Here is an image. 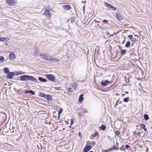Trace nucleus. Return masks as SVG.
<instances>
[{
	"mask_svg": "<svg viewBox=\"0 0 152 152\" xmlns=\"http://www.w3.org/2000/svg\"><path fill=\"white\" fill-rule=\"evenodd\" d=\"M18 75H23L25 74V72L20 71H18Z\"/></svg>",
	"mask_w": 152,
	"mask_h": 152,
	"instance_id": "41",
	"label": "nucleus"
},
{
	"mask_svg": "<svg viewBox=\"0 0 152 152\" xmlns=\"http://www.w3.org/2000/svg\"><path fill=\"white\" fill-rule=\"evenodd\" d=\"M105 6L108 9L111 10L112 11H116L117 10V8L114 7L112 5L109 3L104 2Z\"/></svg>",
	"mask_w": 152,
	"mask_h": 152,
	"instance_id": "4",
	"label": "nucleus"
},
{
	"mask_svg": "<svg viewBox=\"0 0 152 152\" xmlns=\"http://www.w3.org/2000/svg\"><path fill=\"white\" fill-rule=\"evenodd\" d=\"M5 41V39H4V37H0V42H3Z\"/></svg>",
	"mask_w": 152,
	"mask_h": 152,
	"instance_id": "51",
	"label": "nucleus"
},
{
	"mask_svg": "<svg viewBox=\"0 0 152 152\" xmlns=\"http://www.w3.org/2000/svg\"><path fill=\"white\" fill-rule=\"evenodd\" d=\"M85 5H84V6H83V11L84 12V13H85Z\"/></svg>",
	"mask_w": 152,
	"mask_h": 152,
	"instance_id": "62",
	"label": "nucleus"
},
{
	"mask_svg": "<svg viewBox=\"0 0 152 152\" xmlns=\"http://www.w3.org/2000/svg\"><path fill=\"white\" fill-rule=\"evenodd\" d=\"M63 109L62 108H60L59 109L58 114L60 115L62 113L63 111Z\"/></svg>",
	"mask_w": 152,
	"mask_h": 152,
	"instance_id": "37",
	"label": "nucleus"
},
{
	"mask_svg": "<svg viewBox=\"0 0 152 152\" xmlns=\"http://www.w3.org/2000/svg\"><path fill=\"white\" fill-rule=\"evenodd\" d=\"M118 149H120L121 151H125V148H124V145H123L121 146V147H120V148H119Z\"/></svg>",
	"mask_w": 152,
	"mask_h": 152,
	"instance_id": "36",
	"label": "nucleus"
},
{
	"mask_svg": "<svg viewBox=\"0 0 152 152\" xmlns=\"http://www.w3.org/2000/svg\"><path fill=\"white\" fill-rule=\"evenodd\" d=\"M131 46V42L128 40L127 41L125 45V47L126 48H128Z\"/></svg>",
	"mask_w": 152,
	"mask_h": 152,
	"instance_id": "25",
	"label": "nucleus"
},
{
	"mask_svg": "<svg viewBox=\"0 0 152 152\" xmlns=\"http://www.w3.org/2000/svg\"><path fill=\"white\" fill-rule=\"evenodd\" d=\"M15 73V75L16 76H17L18 75V71H15L14 72Z\"/></svg>",
	"mask_w": 152,
	"mask_h": 152,
	"instance_id": "57",
	"label": "nucleus"
},
{
	"mask_svg": "<svg viewBox=\"0 0 152 152\" xmlns=\"http://www.w3.org/2000/svg\"><path fill=\"white\" fill-rule=\"evenodd\" d=\"M83 3V4H85L86 3V1H82V3Z\"/></svg>",
	"mask_w": 152,
	"mask_h": 152,
	"instance_id": "64",
	"label": "nucleus"
},
{
	"mask_svg": "<svg viewBox=\"0 0 152 152\" xmlns=\"http://www.w3.org/2000/svg\"><path fill=\"white\" fill-rule=\"evenodd\" d=\"M144 119L146 121H148L149 119V117L148 115L147 114H145L143 115Z\"/></svg>",
	"mask_w": 152,
	"mask_h": 152,
	"instance_id": "26",
	"label": "nucleus"
},
{
	"mask_svg": "<svg viewBox=\"0 0 152 152\" xmlns=\"http://www.w3.org/2000/svg\"><path fill=\"white\" fill-rule=\"evenodd\" d=\"M112 148H110V151L113 150H118V148L115 145H113L112 146Z\"/></svg>",
	"mask_w": 152,
	"mask_h": 152,
	"instance_id": "28",
	"label": "nucleus"
},
{
	"mask_svg": "<svg viewBox=\"0 0 152 152\" xmlns=\"http://www.w3.org/2000/svg\"><path fill=\"white\" fill-rule=\"evenodd\" d=\"M116 16L117 19L118 21H120L122 20V18L121 17V15L119 12L117 11V12H116Z\"/></svg>",
	"mask_w": 152,
	"mask_h": 152,
	"instance_id": "14",
	"label": "nucleus"
},
{
	"mask_svg": "<svg viewBox=\"0 0 152 152\" xmlns=\"http://www.w3.org/2000/svg\"><path fill=\"white\" fill-rule=\"evenodd\" d=\"M72 87H74L75 90L78 85V84L76 83H73Z\"/></svg>",
	"mask_w": 152,
	"mask_h": 152,
	"instance_id": "34",
	"label": "nucleus"
},
{
	"mask_svg": "<svg viewBox=\"0 0 152 152\" xmlns=\"http://www.w3.org/2000/svg\"><path fill=\"white\" fill-rule=\"evenodd\" d=\"M45 77L49 80L53 82H55L56 77L55 76L52 74H46Z\"/></svg>",
	"mask_w": 152,
	"mask_h": 152,
	"instance_id": "3",
	"label": "nucleus"
},
{
	"mask_svg": "<svg viewBox=\"0 0 152 152\" xmlns=\"http://www.w3.org/2000/svg\"><path fill=\"white\" fill-rule=\"evenodd\" d=\"M129 100V97H127L126 98H125L123 99V101L125 102H128Z\"/></svg>",
	"mask_w": 152,
	"mask_h": 152,
	"instance_id": "32",
	"label": "nucleus"
},
{
	"mask_svg": "<svg viewBox=\"0 0 152 152\" xmlns=\"http://www.w3.org/2000/svg\"><path fill=\"white\" fill-rule=\"evenodd\" d=\"M122 103V102L121 101H120V99H119L117 100L115 104L114 107L116 108V106L118 105V104H121Z\"/></svg>",
	"mask_w": 152,
	"mask_h": 152,
	"instance_id": "29",
	"label": "nucleus"
},
{
	"mask_svg": "<svg viewBox=\"0 0 152 152\" xmlns=\"http://www.w3.org/2000/svg\"><path fill=\"white\" fill-rule=\"evenodd\" d=\"M84 94H81L79 96L78 99V101L80 103H82L83 100V96Z\"/></svg>",
	"mask_w": 152,
	"mask_h": 152,
	"instance_id": "17",
	"label": "nucleus"
},
{
	"mask_svg": "<svg viewBox=\"0 0 152 152\" xmlns=\"http://www.w3.org/2000/svg\"><path fill=\"white\" fill-rule=\"evenodd\" d=\"M78 134L80 138L81 139L82 138V135L81 133L80 132H79L78 133Z\"/></svg>",
	"mask_w": 152,
	"mask_h": 152,
	"instance_id": "56",
	"label": "nucleus"
},
{
	"mask_svg": "<svg viewBox=\"0 0 152 152\" xmlns=\"http://www.w3.org/2000/svg\"><path fill=\"white\" fill-rule=\"evenodd\" d=\"M3 70L4 73L7 75L10 72L9 68L7 67H5L3 68Z\"/></svg>",
	"mask_w": 152,
	"mask_h": 152,
	"instance_id": "20",
	"label": "nucleus"
},
{
	"mask_svg": "<svg viewBox=\"0 0 152 152\" xmlns=\"http://www.w3.org/2000/svg\"><path fill=\"white\" fill-rule=\"evenodd\" d=\"M128 37L131 40H132L133 38V36L132 35L130 34L128 36Z\"/></svg>",
	"mask_w": 152,
	"mask_h": 152,
	"instance_id": "40",
	"label": "nucleus"
},
{
	"mask_svg": "<svg viewBox=\"0 0 152 152\" xmlns=\"http://www.w3.org/2000/svg\"><path fill=\"white\" fill-rule=\"evenodd\" d=\"M76 18L75 17V16L72 17L71 18H70V22L71 23H73L75 21V19Z\"/></svg>",
	"mask_w": 152,
	"mask_h": 152,
	"instance_id": "27",
	"label": "nucleus"
},
{
	"mask_svg": "<svg viewBox=\"0 0 152 152\" xmlns=\"http://www.w3.org/2000/svg\"><path fill=\"white\" fill-rule=\"evenodd\" d=\"M4 60V58L3 56H0V62L2 63Z\"/></svg>",
	"mask_w": 152,
	"mask_h": 152,
	"instance_id": "33",
	"label": "nucleus"
},
{
	"mask_svg": "<svg viewBox=\"0 0 152 152\" xmlns=\"http://www.w3.org/2000/svg\"><path fill=\"white\" fill-rule=\"evenodd\" d=\"M28 81H32L35 83H37L38 82V80L33 76L28 75Z\"/></svg>",
	"mask_w": 152,
	"mask_h": 152,
	"instance_id": "8",
	"label": "nucleus"
},
{
	"mask_svg": "<svg viewBox=\"0 0 152 152\" xmlns=\"http://www.w3.org/2000/svg\"><path fill=\"white\" fill-rule=\"evenodd\" d=\"M46 94H45L43 93L40 92L38 94V96L39 97H42L45 99Z\"/></svg>",
	"mask_w": 152,
	"mask_h": 152,
	"instance_id": "24",
	"label": "nucleus"
},
{
	"mask_svg": "<svg viewBox=\"0 0 152 152\" xmlns=\"http://www.w3.org/2000/svg\"><path fill=\"white\" fill-rule=\"evenodd\" d=\"M14 89L15 91H16V92L18 93L21 90V89H16L15 88H14Z\"/></svg>",
	"mask_w": 152,
	"mask_h": 152,
	"instance_id": "48",
	"label": "nucleus"
},
{
	"mask_svg": "<svg viewBox=\"0 0 152 152\" xmlns=\"http://www.w3.org/2000/svg\"><path fill=\"white\" fill-rule=\"evenodd\" d=\"M72 88L71 87H69L68 89V92L71 93L72 92Z\"/></svg>",
	"mask_w": 152,
	"mask_h": 152,
	"instance_id": "52",
	"label": "nucleus"
},
{
	"mask_svg": "<svg viewBox=\"0 0 152 152\" xmlns=\"http://www.w3.org/2000/svg\"><path fill=\"white\" fill-rule=\"evenodd\" d=\"M95 22L96 23H101V22H100V21H96V20H95Z\"/></svg>",
	"mask_w": 152,
	"mask_h": 152,
	"instance_id": "63",
	"label": "nucleus"
},
{
	"mask_svg": "<svg viewBox=\"0 0 152 152\" xmlns=\"http://www.w3.org/2000/svg\"><path fill=\"white\" fill-rule=\"evenodd\" d=\"M45 99L48 100L52 101L53 100L52 96L49 94H46Z\"/></svg>",
	"mask_w": 152,
	"mask_h": 152,
	"instance_id": "15",
	"label": "nucleus"
},
{
	"mask_svg": "<svg viewBox=\"0 0 152 152\" xmlns=\"http://www.w3.org/2000/svg\"><path fill=\"white\" fill-rule=\"evenodd\" d=\"M106 128V126L104 124H102L100 127V129L103 131L105 130Z\"/></svg>",
	"mask_w": 152,
	"mask_h": 152,
	"instance_id": "30",
	"label": "nucleus"
},
{
	"mask_svg": "<svg viewBox=\"0 0 152 152\" xmlns=\"http://www.w3.org/2000/svg\"><path fill=\"white\" fill-rule=\"evenodd\" d=\"M99 134L98 132H95L94 134H92L90 137V138L91 140H93L95 137L99 136Z\"/></svg>",
	"mask_w": 152,
	"mask_h": 152,
	"instance_id": "12",
	"label": "nucleus"
},
{
	"mask_svg": "<svg viewBox=\"0 0 152 152\" xmlns=\"http://www.w3.org/2000/svg\"><path fill=\"white\" fill-rule=\"evenodd\" d=\"M118 47L119 48V50H121V56H124L126 53L127 50L125 49H122L120 45H118Z\"/></svg>",
	"mask_w": 152,
	"mask_h": 152,
	"instance_id": "13",
	"label": "nucleus"
},
{
	"mask_svg": "<svg viewBox=\"0 0 152 152\" xmlns=\"http://www.w3.org/2000/svg\"><path fill=\"white\" fill-rule=\"evenodd\" d=\"M63 8L64 9L66 10H69L71 9V7L69 5H63Z\"/></svg>",
	"mask_w": 152,
	"mask_h": 152,
	"instance_id": "16",
	"label": "nucleus"
},
{
	"mask_svg": "<svg viewBox=\"0 0 152 152\" xmlns=\"http://www.w3.org/2000/svg\"><path fill=\"white\" fill-rule=\"evenodd\" d=\"M96 144V142L93 141H89V140L86 141V144L88 145H93V146L95 145Z\"/></svg>",
	"mask_w": 152,
	"mask_h": 152,
	"instance_id": "19",
	"label": "nucleus"
},
{
	"mask_svg": "<svg viewBox=\"0 0 152 152\" xmlns=\"http://www.w3.org/2000/svg\"><path fill=\"white\" fill-rule=\"evenodd\" d=\"M102 22L103 23H104L105 24H108V20H107L106 19H104V20H103L102 21Z\"/></svg>",
	"mask_w": 152,
	"mask_h": 152,
	"instance_id": "38",
	"label": "nucleus"
},
{
	"mask_svg": "<svg viewBox=\"0 0 152 152\" xmlns=\"http://www.w3.org/2000/svg\"><path fill=\"white\" fill-rule=\"evenodd\" d=\"M28 75H23L20 77V81H27L28 80Z\"/></svg>",
	"mask_w": 152,
	"mask_h": 152,
	"instance_id": "7",
	"label": "nucleus"
},
{
	"mask_svg": "<svg viewBox=\"0 0 152 152\" xmlns=\"http://www.w3.org/2000/svg\"><path fill=\"white\" fill-rule=\"evenodd\" d=\"M12 77L15 76H16L15 75V73H14V72H12Z\"/></svg>",
	"mask_w": 152,
	"mask_h": 152,
	"instance_id": "58",
	"label": "nucleus"
},
{
	"mask_svg": "<svg viewBox=\"0 0 152 152\" xmlns=\"http://www.w3.org/2000/svg\"><path fill=\"white\" fill-rule=\"evenodd\" d=\"M110 151V149L109 148V149H107L102 150V152H109Z\"/></svg>",
	"mask_w": 152,
	"mask_h": 152,
	"instance_id": "46",
	"label": "nucleus"
},
{
	"mask_svg": "<svg viewBox=\"0 0 152 152\" xmlns=\"http://www.w3.org/2000/svg\"><path fill=\"white\" fill-rule=\"evenodd\" d=\"M92 147L90 145H88L86 144L83 149V152H88L92 148Z\"/></svg>",
	"mask_w": 152,
	"mask_h": 152,
	"instance_id": "11",
	"label": "nucleus"
},
{
	"mask_svg": "<svg viewBox=\"0 0 152 152\" xmlns=\"http://www.w3.org/2000/svg\"><path fill=\"white\" fill-rule=\"evenodd\" d=\"M60 118V115L58 114V118L57 120H58Z\"/></svg>",
	"mask_w": 152,
	"mask_h": 152,
	"instance_id": "60",
	"label": "nucleus"
},
{
	"mask_svg": "<svg viewBox=\"0 0 152 152\" xmlns=\"http://www.w3.org/2000/svg\"><path fill=\"white\" fill-rule=\"evenodd\" d=\"M46 94H45L43 93L40 92L38 94V96L39 97H42L45 99Z\"/></svg>",
	"mask_w": 152,
	"mask_h": 152,
	"instance_id": "23",
	"label": "nucleus"
},
{
	"mask_svg": "<svg viewBox=\"0 0 152 152\" xmlns=\"http://www.w3.org/2000/svg\"><path fill=\"white\" fill-rule=\"evenodd\" d=\"M138 40H137L136 39V38H134L132 39V40H131V41L132 42H134L135 41H138Z\"/></svg>",
	"mask_w": 152,
	"mask_h": 152,
	"instance_id": "54",
	"label": "nucleus"
},
{
	"mask_svg": "<svg viewBox=\"0 0 152 152\" xmlns=\"http://www.w3.org/2000/svg\"><path fill=\"white\" fill-rule=\"evenodd\" d=\"M139 126L141 128L143 129L144 131H146L147 129L145 124H139Z\"/></svg>",
	"mask_w": 152,
	"mask_h": 152,
	"instance_id": "21",
	"label": "nucleus"
},
{
	"mask_svg": "<svg viewBox=\"0 0 152 152\" xmlns=\"http://www.w3.org/2000/svg\"><path fill=\"white\" fill-rule=\"evenodd\" d=\"M38 79L39 81L42 83L46 82L47 81L46 79L40 77L38 78Z\"/></svg>",
	"mask_w": 152,
	"mask_h": 152,
	"instance_id": "18",
	"label": "nucleus"
},
{
	"mask_svg": "<svg viewBox=\"0 0 152 152\" xmlns=\"http://www.w3.org/2000/svg\"><path fill=\"white\" fill-rule=\"evenodd\" d=\"M125 41H126V39L124 38V40L122 41V44H124L125 42Z\"/></svg>",
	"mask_w": 152,
	"mask_h": 152,
	"instance_id": "61",
	"label": "nucleus"
},
{
	"mask_svg": "<svg viewBox=\"0 0 152 152\" xmlns=\"http://www.w3.org/2000/svg\"><path fill=\"white\" fill-rule=\"evenodd\" d=\"M135 50V49L134 48H132L131 49L129 52H128V53H129L130 52L133 53L134 52V51Z\"/></svg>",
	"mask_w": 152,
	"mask_h": 152,
	"instance_id": "43",
	"label": "nucleus"
},
{
	"mask_svg": "<svg viewBox=\"0 0 152 152\" xmlns=\"http://www.w3.org/2000/svg\"><path fill=\"white\" fill-rule=\"evenodd\" d=\"M39 52V50L38 49L36 50L34 52V54L35 56H37L38 55Z\"/></svg>",
	"mask_w": 152,
	"mask_h": 152,
	"instance_id": "39",
	"label": "nucleus"
},
{
	"mask_svg": "<svg viewBox=\"0 0 152 152\" xmlns=\"http://www.w3.org/2000/svg\"><path fill=\"white\" fill-rule=\"evenodd\" d=\"M115 133V135L117 136L119 135L120 134V132L118 130H116Z\"/></svg>",
	"mask_w": 152,
	"mask_h": 152,
	"instance_id": "35",
	"label": "nucleus"
},
{
	"mask_svg": "<svg viewBox=\"0 0 152 152\" xmlns=\"http://www.w3.org/2000/svg\"><path fill=\"white\" fill-rule=\"evenodd\" d=\"M111 83L110 81L107 80H102L100 83L101 85L103 87L106 86Z\"/></svg>",
	"mask_w": 152,
	"mask_h": 152,
	"instance_id": "5",
	"label": "nucleus"
},
{
	"mask_svg": "<svg viewBox=\"0 0 152 152\" xmlns=\"http://www.w3.org/2000/svg\"><path fill=\"white\" fill-rule=\"evenodd\" d=\"M51 13L50 11L46 9L45 10V12L43 14L48 18H50L51 16Z\"/></svg>",
	"mask_w": 152,
	"mask_h": 152,
	"instance_id": "9",
	"label": "nucleus"
},
{
	"mask_svg": "<svg viewBox=\"0 0 152 152\" xmlns=\"http://www.w3.org/2000/svg\"><path fill=\"white\" fill-rule=\"evenodd\" d=\"M30 92V90H26L24 92V93L25 94H29Z\"/></svg>",
	"mask_w": 152,
	"mask_h": 152,
	"instance_id": "47",
	"label": "nucleus"
},
{
	"mask_svg": "<svg viewBox=\"0 0 152 152\" xmlns=\"http://www.w3.org/2000/svg\"><path fill=\"white\" fill-rule=\"evenodd\" d=\"M126 149H128L130 147V146L128 145H126L125 146Z\"/></svg>",
	"mask_w": 152,
	"mask_h": 152,
	"instance_id": "50",
	"label": "nucleus"
},
{
	"mask_svg": "<svg viewBox=\"0 0 152 152\" xmlns=\"http://www.w3.org/2000/svg\"><path fill=\"white\" fill-rule=\"evenodd\" d=\"M5 39V41L6 42H7L10 40V39L8 37H4Z\"/></svg>",
	"mask_w": 152,
	"mask_h": 152,
	"instance_id": "49",
	"label": "nucleus"
},
{
	"mask_svg": "<svg viewBox=\"0 0 152 152\" xmlns=\"http://www.w3.org/2000/svg\"><path fill=\"white\" fill-rule=\"evenodd\" d=\"M29 94H31L32 95H34L35 94V92L32 90H30V92Z\"/></svg>",
	"mask_w": 152,
	"mask_h": 152,
	"instance_id": "42",
	"label": "nucleus"
},
{
	"mask_svg": "<svg viewBox=\"0 0 152 152\" xmlns=\"http://www.w3.org/2000/svg\"><path fill=\"white\" fill-rule=\"evenodd\" d=\"M34 98H36V99H39L40 100H44V101L45 102H46L45 101V100L43 99H42L41 98H37L36 97H34Z\"/></svg>",
	"mask_w": 152,
	"mask_h": 152,
	"instance_id": "55",
	"label": "nucleus"
},
{
	"mask_svg": "<svg viewBox=\"0 0 152 152\" xmlns=\"http://www.w3.org/2000/svg\"><path fill=\"white\" fill-rule=\"evenodd\" d=\"M82 110H84V113H88V111H87L86 109H82Z\"/></svg>",
	"mask_w": 152,
	"mask_h": 152,
	"instance_id": "59",
	"label": "nucleus"
},
{
	"mask_svg": "<svg viewBox=\"0 0 152 152\" xmlns=\"http://www.w3.org/2000/svg\"><path fill=\"white\" fill-rule=\"evenodd\" d=\"M119 48L118 47V46L117 45V46H116L114 47L113 49L112 50V52L111 53L113 56H115L114 58L116 57L118 55V53L119 52Z\"/></svg>",
	"mask_w": 152,
	"mask_h": 152,
	"instance_id": "2",
	"label": "nucleus"
},
{
	"mask_svg": "<svg viewBox=\"0 0 152 152\" xmlns=\"http://www.w3.org/2000/svg\"><path fill=\"white\" fill-rule=\"evenodd\" d=\"M15 57L16 56L14 52L13 51L10 52L9 56V59L12 60L15 59Z\"/></svg>",
	"mask_w": 152,
	"mask_h": 152,
	"instance_id": "10",
	"label": "nucleus"
},
{
	"mask_svg": "<svg viewBox=\"0 0 152 152\" xmlns=\"http://www.w3.org/2000/svg\"><path fill=\"white\" fill-rule=\"evenodd\" d=\"M39 56L42 57V59L47 60L48 62L58 63L59 61L58 59L54 58L47 53L44 54L42 53H39Z\"/></svg>",
	"mask_w": 152,
	"mask_h": 152,
	"instance_id": "1",
	"label": "nucleus"
},
{
	"mask_svg": "<svg viewBox=\"0 0 152 152\" xmlns=\"http://www.w3.org/2000/svg\"><path fill=\"white\" fill-rule=\"evenodd\" d=\"M6 76V77L8 79H12L13 78L12 72H10Z\"/></svg>",
	"mask_w": 152,
	"mask_h": 152,
	"instance_id": "22",
	"label": "nucleus"
},
{
	"mask_svg": "<svg viewBox=\"0 0 152 152\" xmlns=\"http://www.w3.org/2000/svg\"><path fill=\"white\" fill-rule=\"evenodd\" d=\"M47 8H48V10H49L50 11H52V9H51V7L49 6H48V7H47L46 9Z\"/></svg>",
	"mask_w": 152,
	"mask_h": 152,
	"instance_id": "53",
	"label": "nucleus"
},
{
	"mask_svg": "<svg viewBox=\"0 0 152 152\" xmlns=\"http://www.w3.org/2000/svg\"><path fill=\"white\" fill-rule=\"evenodd\" d=\"M7 3L10 6H14L17 4L15 0H6Z\"/></svg>",
	"mask_w": 152,
	"mask_h": 152,
	"instance_id": "6",
	"label": "nucleus"
},
{
	"mask_svg": "<svg viewBox=\"0 0 152 152\" xmlns=\"http://www.w3.org/2000/svg\"><path fill=\"white\" fill-rule=\"evenodd\" d=\"M74 119L72 118L70 120V124L71 125H72L73 124L74 122Z\"/></svg>",
	"mask_w": 152,
	"mask_h": 152,
	"instance_id": "45",
	"label": "nucleus"
},
{
	"mask_svg": "<svg viewBox=\"0 0 152 152\" xmlns=\"http://www.w3.org/2000/svg\"><path fill=\"white\" fill-rule=\"evenodd\" d=\"M133 133H134L133 135L135 136L136 135L138 134V136H140V135L141 134V132H136V131H135L134 132H133Z\"/></svg>",
	"mask_w": 152,
	"mask_h": 152,
	"instance_id": "31",
	"label": "nucleus"
},
{
	"mask_svg": "<svg viewBox=\"0 0 152 152\" xmlns=\"http://www.w3.org/2000/svg\"><path fill=\"white\" fill-rule=\"evenodd\" d=\"M55 89L56 90H57L59 91H60V90H62V89H61V88L60 87H54Z\"/></svg>",
	"mask_w": 152,
	"mask_h": 152,
	"instance_id": "44",
	"label": "nucleus"
}]
</instances>
